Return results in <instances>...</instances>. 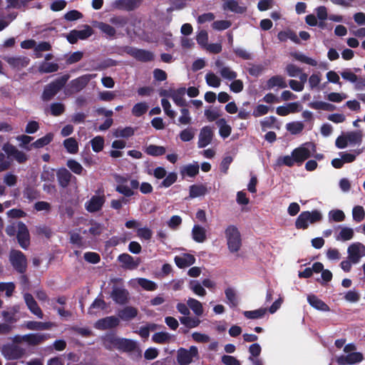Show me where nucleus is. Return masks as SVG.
<instances>
[{"mask_svg":"<svg viewBox=\"0 0 365 365\" xmlns=\"http://www.w3.org/2000/svg\"><path fill=\"white\" fill-rule=\"evenodd\" d=\"M110 297L116 304H125L128 302L129 292L125 288L114 287L110 293Z\"/></svg>","mask_w":365,"mask_h":365,"instance_id":"dca6fc26","label":"nucleus"},{"mask_svg":"<svg viewBox=\"0 0 365 365\" xmlns=\"http://www.w3.org/2000/svg\"><path fill=\"white\" fill-rule=\"evenodd\" d=\"M58 68V65L56 63L43 62L40 66L39 70L42 73H49L57 71Z\"/></svg>","mask_w":365,"mask_h":365,"instance_id":"680f3d73","label":"nucleus"},{"mask_svg":"<svg viewBox=\"0 0 365 365\" xmlns=\"http://www.w3.org/2000/svg\"><path fill=\"white\" fill-rule=\"evenodd\" d=\"M140 1L141 0H115L112 6L115 9L130 11L138 8Z\"/></svg>","mask_w":365,"mask_h":365,"instance_id":"6ab92c4d","label":"nucleus"},{"mask_svg":"<svg viewBox=\"0 0 365 365\" xmlns=\"http://www.w3.org/2000/svg\"><path fill=\"white\" fill-rule=\"evenodd\" d=\"M225 294L227 299L228 300L230 307H235L238 304V300L235 290L232 288H227L225 290Z\"/></svg>","mask_w":365,"mask_h":365,"instance_id":"bf43d9fd","label":"nucleus"},{"mask_svg":"<svg viewBox=\"0 0 365 365\" xmlns=\"http://www.w3.org/2000/svg\"><path fill=\"white\" fill-rule=\"evenodd\" d=\"M187 303L189 307L197 316H201L202 314V305L198 300L193 298H189Z\"/></svg>","mask_w":365,"mask_h":365,"instance_id":"49530a36","label":"nucleus"},{"mask_svg":"<svg viewBox=\"0 0 365 365\" xmlns=\"http://www.w3.org/2000/svg\"><path fill=\"white\" fill-rule=\"evenodd\" d=\"M322 220V215L317 210L302 212L295 221V227L299 230H306L309 227V222L314 224Z\"/></svg>","mask_w":365,"mask_h":365,"instance_id":"f257e3e1","label":"nucleus"},{"mask_svg":"<svg viewBox=\"0 0 365 365\" xmlns=\"http://www.w3.org/2000/svg\"><path fill=\"white\" fill-rule=\"evenodd\" d=\"M9 261L17 272L24 274L26 272L27 259L21 251L11 250L9 254Z\"/></svg>","mask_w":365,"mask_h":365,"instance_id":"20e7f679","label":"nucleus"},{"mask_svg":"<svg viewBox=\"0 0 365 365\" xmlns=\"http://www.w3.org/2000/svg\"><path fill=\"white\" fill-rule=\"evenodd\" d=\"M267 86L268 88H272L275 86H277L281 88H284L287 87V83L284 81V79L281 76H274L271 77L267 82Z\"/></svg>","mask_w":365,"mask_h":365,"instance_id":"c9c22d12","label":"nucleus"},{"mask_svg":"<svg viewBox=\"0 0 365 365\" xmlns=\"http://www.w3.org/2000/svg\"><path fill=\"white\" fill-rule=\"evenodd\" d=\"M178 179V175L175 172L170 173L161 182L160 187H169L174 184Z\"/></svg>","mask_w":365,"mask_h":365,"instance_id":"338daca9","label":"nucleus"},{"mask_svg":"<svg viewBox=\"0 0 365 365\" xmlns=\"http://www.w3.org/2000/svg\"><path fill=\"white\" fill-rule=\"evenodd\" d=\"M16 239L20 247L26 250L30 245V234L27 226L24 222L19 221V230Z\"/></svg>","mask_w":365,"mask_h":365,"instance_id":"9d476101","label":"nucleus"},{"mask_svg":"<svg viewBox=\"0 0 365 365\" xmlns=\"http://www.w3.org/2000/svg\"><path fill=\"white\" fill-rule=\"evenodd\" d=\"M106 202L104 195H93L86 202L85 207L88 212L91 213L100 211Z\"/></svg>","mask_w":365,"mask_h":365,"instance_id":"f8f14e48","label":"nucleus"},{"mask_svg":"<svg viewBox=\"0 0 365 365\" xmlns=\"http://www.w3.org/2000/svg\"><path fill=\"white\" fill-rule=\"evenodd\" d=\"M92 149L96 153H99L103 149L104 138L102 136L98 135L91 140Z\"/></svg>","mask_w":365,"mask_h":365,"instance_id":"4d7b16f0","label":"nucleus"},{"mask_svg":"<svg viewBox=\"0 0 365 365\" xmlns=\"http://www.w3.org/2000/svg\"><path fill=\"white\" fill-rule=\"evenodd\" d=\"M26 327L30 330H45L49 329L50 326L48 322L29 321L26 323Z\"/></svg>","mask_w":365,"mask_h":365,"instance_id":"603ef678","label":"nucleus"},{"mask_svg":"<svg viewBox=\"0 0 365 365\" xmlns=\"http://www.w3.org/2000/svg\"><path fill=\"white\" fill-rule=\"evenodd\" d=\"M119 319L115 316L106 317L98 319L96 323V328L100 330H106L118 327Z\"/></svg>","mask_w":365,"mask_h":365,"instance_id":"f3484780","label":"nucleus"},{"mask_svg":"<svg viewBox=\"0 0 365 365\" xmlns=\"http://www.w3.org/2000/svg\"><path fill=\"white\" fill-rule=\"evenodd\" d=\"M341 77L351 83H355V89L357 91L364 90L365 88V78H359L355 73L349 70H345L341 73Z\"/></svg>","mask_w":365,"mask_h":365,"instance_id":"2eb2a0df","label":"nucleus"},{"mask_svg":"<svg viewBox=\"0 0 365 365\" xmlns=\"http://www.w3.org/2000/svg\"><path fill=\"white\" fill-rule=\"evenodd\" d=\"M24 338H25V342L31 346L38 345L47 339L46 334L40 333L25 334Z\"/></svg>","mask_w":365,"mask_h":365,"instance_id":"c756f323","label":"nucleus"},{"mask_svg":"<svg viewBox=\"0 0 365 365\" xmlns=\"http://www.w3.org/2000/svg\"><path fill=\"white\" fill-rule=\"evenodd\" d=\"M41 179L45 182H53L55 180V170L44 165L41 174Z\"/></svg>","mask_w":365,"mask_h":365,"instance_id":"de8ad7c7","label":"nucleus"},{"mask_svg":"<svg viewBox=\"0 0 365 365\" xmlns=\"http://www.w3.org/2000/svg\"><path fill=\"white\" fill-rule=\"evenodd\" d=\"M225 237L229 250L234 253L240 250L242 245L240 233L235 225H229L225 230Z\"/></svg>","mask_w":365,"mask_h":365,"instance_id":"7ed1b4c3","label":"nucleus"},{"mask_svg":"<svg viewBox=\"0 0 365 365\" xmlns=\"http://www.w3.org/2000/svg\"><path fill=\"white\" fill-rule=\"evenodd\" d=\"M148 109V106L145 102L138 103L132 108V113L135 117L144 115Z\"/></svg>","mask_w":365,"mask_h":365,"instance_id":"09e8293b","label":"nucleus"},{"mask_svg":"<svg viewBox=\"0 0 365 365\" xmlns=\"http://www.w3.org/2000/svg\"><path fill=\"white\" fill-rule=\"evenodd\" d=\"M138 310L133 307L127 306L119 310L118 316L123 321H130L137 317Z\"/></svg>","mask_w":365,"mask_h":365,"instance_id":"c85d7f7f","label":"nucleus"},{"mask_svg":"<svg viewBox=\"0 0 365 365\" xmlns=\"http://www.w3.org/2000/svg\"><path fill=\"white\" fill-rule=\"evenodd\" d=\"M308 106L315 110H323L326 111H334L336 110V106L331 103L324 101H314L310 102Z\"/></svg>","mask_w":365,"mask_h":365,"instance_id":"f704fd0d","label":"nucleus"},{"mask_svg":"<svg viewBox=\"0 0 365 365\" xmlns=\"http://www.w3.org/2000/svg\"><path fill=\"white\" fill-rule=\"evenodd\" d=\"M118 261L121 264V267L125 269H135L140 265L141 260L140 257L135 259L127 253L120 254L118 257Z\"/></svg>","mask_w":365,"mask_h":365,"instance_id":"9b49d317","label":"nucleus"},{"mask_svg":"<svg viewBox=\"0 0 365 365\" xmlns=\"http://www.w3.org/2000/svg\"><path fill=\"white\" fill-rule=\"evenodd\" d=\"M180 173L182 175L193 178L199 173V165L197 163L187 165L182 168Z\"/></svg>","mask_w":365,"mask_h":365,"instance_id":"4c0bfd02","label":"nucleus"},{"mask_svg":"<svg viewBox=\"0 0 365 365\" xmlns=\"http://www.w3.org/2000/svg\"><path fill=\"white\" fill-rule=\"evenodd\" d=\"M192 237L196 242L202 243L207 239L206 230L199 225H195L192 230Z\"/></svg>","mask_w":365,"mask_h":365,"instance_id":"7c9ffc66","label":"nucleus"},{"mask_svg":"<svg viewBox=\"0 0 365 365\" xmlns=\"http://www.w3.org/2000/svg\"><path fill=\"white\" fill-rule=\"evenodd\" d=\"M138 283L143 289L147 291H155L158 288L155 282L145 278H139Z\"/></svg>","mask_w":365,"mask_h":365,"instance_id":"864d4df0","label":"nucleus"},{"mask_svg":"<svg viewBox=\"0 0 365 365\" xmlns=\"http://www.w3.org/2000/svg\"><path fill=\"white\" fill-rule=\"evenodd\" d=\"M118 350L123 352H136L138 358L141 357L142 351L138 346L137 343L131 339L121 338Z\"/></svg>","mask_w":365,"mask_h":365,"instance_id":"4468645a","label":"nucleus"},{"mask_svg":"<svg viewBox=\"0 0 365 365\" xmlns=\"http://www.w3.org/2000/svg\"><path fill=\"white\" fill-rule=\"evenodd\" d=\"M109 22L117 29H122L128 24L129 19L124 16H114L109 19Z\"/></svg>","mask_w":365,"mask_h":365,"instance_id":"37998d69","label":"nucleus"},{"mask_svg":"<svg viewBox=\"0 0 365 365\" xmlns=\"http://www.w3.org/2000/svg\"><path fill=\"white\" fill-rule=\"evenodd\" d=\"M2 354L9 360L19 359L25 354V349L16 344H5L1 349Z\"/></svg>","mask_w":365,"mask_h":365,"instance_id":"6e6552de","label":"nucleus"},{"mask_svg":"<svg viewBox=\"0 0 365 365\" xmlns=\"http://www.w3.org/2000/svg\"><path fill=\"white\" fill-rule=\"evenodd\" d=\"M354 230L349 227L341 228L339 235L336 237L337 240L348 241L353 238Z\"/></svg>","mask_w":365,"mask_h":365,"instance_id":"13d9d810","label":"nucleus"},{"mask_svg":"<svg viewBox=\"0 0 365 365\" xmlns=\"http://www.w3.org/2000/svg\"><path fill=\"white\" fill-rule=\"evenodd\" d=\"M172 91V99L175 104L180 107H187V103L184 98V96L186 92V89L184 87L179 88L177 90Z\"/></svg>","mask_w":365,"mask_h":365,"instance_id":"bb28decb","label":"nucleus"},{"mask_svg":"<svg viewBox=\"0 0 365 365\" xmlns=\"http://www.w3.org/2000/svg\"><path fill=\"white\" fill-rule=\"evenodd\" d=\"M66 165L75 174L81 175L84 170L83 166L76 160L69 159L67 160Z\"/></svg>","mask_w":365,"mask_h":365,"instance_id":"5fc2aeb1","label":"nucleus"},{"mask_svg":"<svg viewBox=\"0 0 365 365\" xmlns=\"http://www.w3.org/2000/svg\"><path fill=\"white\" fill-rule=\"evenodd\" d=\"M310 148H312L314 152L316 150L314 143H307L297 148H294L292 151V154L297 165H301L306 160L311 157L312 153Z\"/></svg>","mask_w":365,"mask_h":365,"instance_id":"39448f33","label":"nucleus"},{"mask_svg":"<svg viewBox=\"0 0 365 365\" xmlns=\"http://www.w3.org/2000/svg\"><path fill=\"white\" fill-rule=\"evenodd\" d=\"M24 301L30 312L39 319H43V314L36 301L30 293H26L24 296Z\"/></svg>","mask_w":365,"mask_h":365,"instance_id":"412c9836","label":"nucleus"},{"mask_svg":"<svg viewBox=\"0 0 365 365\" xmlns=\"http://www.w3.org/2000/svg\"><path fill=\"white\" fill-rule=\"evenodd\" d=\"M217 125L219 127V133L223 138H226L230 136L232 132V128L227 123L225 118H220L216 121Z\"/></svg>","mask_w":365,"mask_h":365,"instance_id":"473e14b6","label":"nucleus"},{"mask_svg":"<svg viewBox=\"0 0 365 365\" xmlns=\"http://www.w3.org/2000/svg\"><path fill=\"white\" fill-rule=\"evenodd\" d=\"M233 53L235 56L243 60H252L253 59V55L246 49L242 48H233Z\"/></svg>","mask_w":365,"mask_h":365,"instance_id":"774afa93","label":"nucleus"},{"mask_svg":"<svg viewBox=\"0 0 365 365\" xmlns=\"http://www.w3.org/2000/svg\"><path fill=\"white\" fill-rule=\"evenodd\" d=\"M222 7L224 10L237 14H242L246 11V8L239 6L238 2L235 0H225Z\"/></svg>","mask_w":365,"mask_h":365,"instance_id":"2f4dec72","label":"nucleus"},{"mask_svg":"<svg viewBox=\"0 0 365 365\" xmlns=\"http://www.w3.org/2000/svg\"><path fill=\"white\" fill-rule=\"evenodd\" d=\"M212 137L213 132L212 129L209 126L203 127L199 135L198 147L202 148L208 145L211 143Z\"/></svg>","mask_w":365,"mask_h":365,"instance_id":"5701e85b","label":"nucleus"},{"mask_svg":"<svg viewBox=\"0 0 365 365\" xmlns=\"http://www.w3.org/2000/svg\"><path fill=\"white\" fill-rule=\"evenodd\" d=\"M98 29L106 36L114 37L116 34L115 29L106 23L101 22L98 24Z\"/></svg>","mask_w":365,"mask_h":365,"instance_id":"e2e57ef3","label":"nucleus"},{"mask_svg":"<svg viewBox=\"0 0 365 365\" xmlns=\"http://www.w3.org/2000/svg\"><path fill=\"white\" fill-rule=\"evenodd\" d=\"M345 135L350 144H361L362 142L363 135L361 130L348 132Z\"/></svg>","mask_w":365,"mask_h":365,"instance_id":"c03bdc74","label":"nucleus"},{"mask_svg":"<svg viewBox=\"0 0 365 365\" xmlns=\"http://www.w3.org/2000/svg\"><path fill=\"white\" fill-rule=\"evenodd\" d=\"M121 338L118 337L115 334H107L103 338V343L105 348L108 350L118 349Z\"/></svg>","mask_w":365,"mask_h":365,"instance_id":"cd10ccee","label":"nucleus"},{"mask_svg":"<svg viewBox=\"0 0 365 365\" xmlns=\"http://www.w3.org/2000/svg\"><path fill=\"white\" fill-rule=\"evenodd\" d=\"M68 76H61L46 85L43 89L41 98L43 101L52 99L66 85Z\"/></svg>","mask_w":365,"mask_h":365,"instance_id":"f03ea898","label":"nucleus"},{"mask_svg":"<svg viewBox=\"0 0 365 365\" xmlns=\"http://www.w3.org/2000/svg\"><path fill=\"white\" fill-rule=\"evenodd\" d=\"M145 152L149 155L158 157L163 155L166 152V149L163 146L151 144L146 148Z\"/></svg>","mask_w":365,"mask_h":365,"instance_id":"58836bf2","label":"nucleus"},{"mask_svg":"<svg viewBox=\"0 0 365 365\" xmlns=\"http://www.w3.org/2000/svg\"><path fill=\"white\" fill-rule=\"evenodd\" d=\"M247 71L252 76L258 77L264 71V68L261 64L248 63Z\"/></svg>","mask_w":365,"mask_h":365,"instance_id":"69168bd1","label":"nucleus"},{"mask_svg":"<svg viewBox=\"0 0 365 365\" xmlns=\"http://www.w3.org/2000/svg\"><path fill=\"white\" fill-rule=\"evenodd\" d=\"M205 80L207 85L213 88H218L221 83L220 78L212 72L206 74Z\"/></svg>","mask_w":365,"mask_h":365,"instance_id":"6e6d98bb","label":"nucleus"},{"mask_svg":"<svg viewBox=\"0 0 365 365\" xmlns=\"http://www.w3.org/2000/svg\"><path fill=\"white\" fill-rule=\"evenodd\" d=\"M63 146L67 152L71 154H76L78 151V144L74 138H68L64 140Z\"/></svg>","mask_w":365,"mask_h":365,"instance_id":"79ce46f5","label":"nucleus"},{"mask_svg":"<svg viewBox=\"0 0 365 365\" xmlns=\"http://www.w3.org/2000/svg\"><path fill=\"white\" fill-rule=\"evenodd\" d=\"M292 55L296 60L301 61L302 63L309 64L312 66H316L317 65V61H315L314 59H313L312 58L306 56L305 55H304L302 53H294Z\"/></svg>","mask_w":365,"mask_h":365,"instance_id":"0e129e2a","label":"nucleus"},{"mask_svg":"<svg viewBox=\"0 0 365 365\" xmlns=\"http://www.w3.org/2000/svg\"><path fill=\"white\" fill-rule=\"evenodd\" d=\"M113 178L117 183L115 188L117 192L123 195L125 197H130L135 195V192L130 189L128 185H125L128 180V177L119 174H114Z\"/></svg>","mask_w":365,"mask_h":365,"instance_id":"1a4fd4ad","label":"nucleus"},{"mask_svg":"<svg viewBox=\"0 0 365 365\" xmlns=\"http://www.w3.org/2000/svg\"><path fill=\"white\" fill-rule=\"evenodd\" d=\"M56 177L59 186L63 188L67 187L72 180L76 179V177L65 168H59L57 170Z\"/></svg>","mask_w":365,"mask_h":365,"instance_id":"a211bd4d","label":"nucleus"},{"mask_svg":"<svg viewBox=\"0 0 365 365\" xmlns=\"http://www.w3.org/2000/svg\"><path fill=\"white\" fill-rule=\"evenodd\" d=\"M170 335L168 332L160 331L155 333L152 336V340L157 344H165L170 340Z\"/></svg>","mask_w":365,"mask_h":365,"instance_id":"3c124183","label":"nucleus"},{"mask_svg":"<svg viewBox=\"0 0 365 365\" xmlns=\"http://www.w3.org/2000/svg\"><path fill=\"white\" fill-rule=\"evenodd\" d=\"M364 359L363 354L360 352H352L347 355H341L336 359L339 365L354 364L361 362Z\"/></svg>","mask_w":365,"mask_h":365,"instance_id":"aec40b11","label":"nucleus"},{"mask_svg":"<svg viewBox=\"0 0 365 365\" xmlns=\"http://www.w3.org/2000/svg\"><path fill=\"white\" fill-rule=\"evenodd\" d=\"M91 80L89 75H83L72 80L68 84V91L71 93H76L82 91Z\"/></svg>","mask_w":365,"mask_h":365,"instance_id":"ddd939ff","label":"nucleus"},{"mask_svg":"<svg viewBox=\"0 0 365 365\" xmlns=\"http://www.w3.org/2000/svg\"><path fill=\"white\" fill-rule=\"evenodd\" d=\"M198 349L195 346H191L189 349L180 348L177 351V362L179 365H189L193 358H198Z\"/></svg>","mask_w":365,"mask_h":365,"instance_id":"423d86ee","label":"nucleus"},{"mask_svg":"<svg viewBox=\"0 0 365 365\" xmlns=\"http://www.w3.org/2000/svg\"><path fill=\"white\" fill-rule=\"evenodd\" d=\"M266 312V308H260L252 311H245L243 315L249 319H257L262 318Z\"/></svg>","mask_w":365,"mask_h":365,"instance_id":"a18cd8bd","label":"nucleus"},{"mask_svg":"<svg viewBox=\"0 0 365 365\" xmlns=\"http://www.w3.org/2000/svg\"><path fill=\"white\" fill-rule=\"evenodd\" d=\"M362 152L363 148H359L354 150L352 153L341 152L339 153V155L342 158L344 163H350L354 162L356 160V156L360 155Z\"/></svg>","mask_w":365,"mask_h":365,"instance_id":"ea45409f","label":"nucleus"},{"mask_svg":"<svg viewBox=\"0 0 365 365\" xmlns=\"http://www.w3.org/2000/svg\"><path fill=\"white\" fill-rule=\"evenodd\" d=\"M175 264L180 269L192 265L195 262V257L191 254H184L183 256H175Z\"/></svg>","mask_w":365,"mask_h":365,"instance_id":"393cba45","label":"nucleus"},{"mask_svg":"<svg viewBox=\"0 0 365 365\" xmlns=\"http://www.w3.org/2000/svg\"><path fill=\"white\" fill-rule=\"evenodd\" d=\"M220 76L224 78L229 81L235 80L237 76V72L232 71L230 67L224 66L220 71Z\"/></svg>","mask_w":365,"mask_h":365,"instance_id":"052dcab7","label":"nucleus"},{"mask_svg":"<svg viewBox=\"0 0 365 365\" xmlns=\"http://www.w3.org/2000/svg\"><path fill=\"white\" fill-rule=\"evenodd\" d=\"M23 196L29 201L31 202L38 197H40V192L38 190L34 187L28 185L23 191Z\"/></svg>","mask_w":365,"mask_h":365,"instance_id":"a19ab883","label":"nucleus"},{"mask_svg":"<svg viewBox=\"0 0 365 365\" xmlns=\"http://www.w3.org/2000/svg\"><path fill=\"white\" fill-rule=\"evenodd\" d=\"M361 249L365 250V246L360 242L354 243L348 247L349 259L352 263L356 264L359 262L362 257V255L360 253Z\"/></svg>","mask_w":365,"mask_h":365,"instance_id":"4be33fe9","label":"nucleus"},{"mask_svg":"<svg viewBox=\"0 0 365 365\" xmlns=\"http://www.w3.org/2000/svg\"><path fill=\"white\" fill-rule=\"evenodd\" d=\"M125 52L140 62H150L154 60V54L150 51L137 48L132 46H126Z\"/></svg>","mask_w":365,"mask_h":365,"instance_id":"0eeeda50","label":"nucleus"},{"mask_svg":"<svg viewBox=\"0 0 365 365\" xmlns=\"http://www.w3.org/2000/svg\"><path fill=\"white\" fill-rule=\"evenodd\" d=\"M307 302L314 309L322 311L329 312L330 311L329 307L317 296L314 294H309L307 296Z\"/></svg>","mask_w":365,"mask_h":365,"instance_id":"a878e982","label":"nucleus"},{"mask_svg":"<svg viewBox=\"0 0 365 365\" xmlns=\"http://www.w3.org/2000/svg\"><path fill=\"white\" fill-rule=\"evenodd\" d=\"M287 130L292 135L300 133L304 129V124L300 121L289 123L286 125Z\"/></svg>","mask_w":365,"mask_h":365,"instance_id":"8fccbe9b","label":"nucleus"},{"mask_svg":"<svg viewBox=\"0 0 365 365\" xmlns=\"http://www.w3.org/2000/svg\"><path fill=\"white\" fill-rule=\"evenodd\" d=\"M3 59L14 68H20L27 66L29 59L25 56L10 57L5 56Z\"/></svg>","mask_w":365,"mask_h":365,"instance_id":"b1692460","label":"nucleus"},{"mask_svg":"<svg viewBox=\"0 0 365 365\" xmlns=\"http://www.w3.org/2000/svg\"><path fill=\"white\" fill-rule=\"evenodd\" d=\"M53 138V134L51 133H47L42 138L37 139L35 142L31 144V147L34 148H41L48 145Z\"/></svg>","mask_w":365,"mask_h":365,"instance_id":"e433bc0d","label":"nucleus"},{"mask_svg":"<svg viewBox=\"0 0 365 365\" xmlns=\"http://www.w3.org/2000/svg\"><path fill=\"white\" fill-rule=\"evenodd\" d=\"M189 191L190 197L195 198L205 195L207 189L205 185H192L190 186Z\"/></svg>","mask_w":365,"mask_h":365,"instance_id":"72a5a7b5","label":"nucleus"}]
</instances>
